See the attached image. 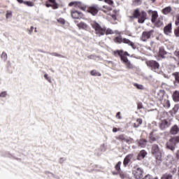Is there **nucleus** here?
<instances>
[{
	"label": "nucleus",
	"mask_w": 179,
	"mask_h": 179,
	"mask_svg": "<svg viewBox=\"0 0 179 179\" xmlns=\"http://www.w3.org/2000/svg\"><path fill=\"white\" fill-rule=\"evenodd\" d=\"M91 26L92 29L95 30V34H96L97 36H99V37H101V36H104V34H106L107 36L108 34H114L113 30L110 29H108L107 30H106L105 28L101 27L100 24H99L98 22H96V21H91Z\"/></svg>",
	"instance_id": "f257e3e1"
},
{
	"label": "nucleus",
	"mask_w": 179,
	"mask_h": 179,
	"mask_svg": "<svg viewBox=\"0 0 179 179\" xmlns=\"http://www.w3.org/2000/svg\"><path fill=\"white\" fill-rule=\"evenodd\" d=\"M113 54L115 57H117V55H119V57L121 59V61H122V62L124 63L125 65H127V66H129V67L131 66V62L127 57H129L128 52H124V50H115L113 52Z\"/></svg>",
	"instance_id": "f03ea898"
},
{
	"label": "nucleus",
	"mask_w": 179,
	"mask_h": 179,
	"mask_svg": "<svg viewBox=\"0 0 179 179\" xmlns=\"http://www.w3.org/2000/svg\"><path fill=\"white\" fill-rule=\"evenodd\" d=\"M146 12L145 11H140L139 8H137L134 10L133 13V17L138 19V23H145V20H146Z\"/></svg>",
	"instance_id": "7ed1b4c3"
},
{
	"label": "nucleus",
	"mask_w": 179,
	"mask_h": 179,
	"mask_svg": "<svg viewBox=\"0 0 179 179\" xmlns=\"http://www.w3.org/2000/svg\"><path fill=\"white\" fill-rule=\"evenodd\" d=\"M152 153L156 156L157 164H160L162 163V153H163V150L160 149L159 145H154L152 146Z\"/></svg>",
	"instance_id": "20e7f679"
},
{
	"label": "nucleus",
	"mask_w": 179,
	"mask_h": 179,
	"mask_svg": "<svg viewBox=\"0 0 179 179\" xmlns=\"http://www.w3.org/2000/svg\"><path fill=\"white\" fill-rule=\"evenodd\" d=\"M115 43H124V44H128V45H130L131 48H133V50H136V47H135V43H134L132 41H129L128 38H122L120 36H117L115 38Z\"/></svg>",
	"instance_id": "39448f33"
},
{
	"label": "nucleus",
	"mask_w": 179,
	"mask_h": 179,
	"mask_svg": "<svg viewBox=\"0 0 179 179\" xmlns=\"http://www.w3.org/2000/svg\"><path fill=\"white\" fill-rule=\"evenodd\" d=\"M132 174L136 179H141L143 176V169L138 166L133 168Z\"/></svg>",
	"instance_id": "423d86ee"
},
{
	"label": "nucleus",
	"mask_w": 179,
	"mask_h": 179,
	"mask_svg": "<svg viewBox=\"0 0 179 179\" xmlns=\"http://www.w3.org/2000/svg\"><path fill=\"white\" fill-rule=\"evenodd\" d=\"M99 5L93 4L92 6L88 7L87 12L92 15V16H96L99 13Z\"/></svg>",
	"instance_id": "0eeeda50"
},
{
	"label": "nucleus",
	"mask_w": 179,
	"mask_h": 179,
	"mask_svg": "<svg viewBox=\"0 0 179 179\" xmlns=\"http://www.w3.org/2000/svg\"><path fill=\"white\" fill-rule=\"evenodd\" d=\"M154 32L155 31L153 30H150L149 31H143L141 40H142V41H147L149 40V38L153 34Z\"/></svg>",
	"instance_id": "6e6552de"
},
{
	"label": "nucleus",
	"mask_w": 179,
	"mask_h": 179,
	"mask_svg": "<svg viewBox=\"0 0 179 179\" xmlns=\"http://www.w3.org/2000/svg\"><path fill=\"white\" fill-rule=\"evenodd\" d=\"M71 15L73 19H82V17H83V14L76 10H72Z\"/></svg>",
	"instance_id": "1a4fd4ad"
},
{
	"label": "nucleus",
	"mask_w": 179,
	"mask_h": 179,
	"mask_svg": "<svg viewBox=\"0 0 179 179\" xmlns=\"http://www.w3.org/2000/svg\"><path fill=\"white\" fill-rule=\"evenodd\" d=\"M167 149H170V150L174 151L176 150V142L174 141V138H171L166 143Z\"/></svg>",
	"instance_id": "9d476101"
},
{
	"label": "nucleus",
	"mask_w": 179,
	"mask_h": 179,
	"mask_svg": "<svg viewBox=\"0 0 179 179\" xmlns=\"http://www.w3.org/2000/svg\"><path fill=\"white\" fill-rule=\"evenodd\" d=\"M174 163V158L171 155H169L165 159V164L167 167H171Z\"/></svg>",
	"instance_id": "9b49d317"
},
{
	"label": "nucleus",
	"mask_w": 179,
	"mask_h": 179,
	"mask_svg": "<svg viewBox=\"0 0 179 179\" xmlns=\"http://www.w3.org/2000/svg\"><path fill=\"white\" fill-rule=\"evenodd\" d=\"M147 66H149L150 68H159V65L157 62L155 60H150L146 62Z\"/></svg>",
	"instance_id": "f8f14e48"
},
{
	"label": "nucleus",
	"mask_w": 179,
	"mask_h": 179,
	"mask_svg": "<svg viewBox=\"0 0 179 179\" xmlns=\"http://www.w3.org/2000/svg\"><path fill=\"white\" fill-rule=\"evenodd\" d=\"M132 159H134V154L127 155L123 161L124 166H127Z\"/></svg>",
	"instance_id": "ddd939ff"
},
{
	"label": "nucleus",
	"mask_w": 179,
	"mask_h": 179,
	"mask_svg": "<svg viewBox=\"0 0 179 179\" xmlns=\"http://www.w3.org/2000/svg\"><path fill=\"white\" fill-rule=\"evenodd\" d=\"M70 6H74L75 8H80V9H83V10H85V8L82 7V3L78 2V1H71L69 4Z\"/></svg>",
	"instance_id": "4468645a"
},
{
	"label": "nucleus",
	"mask_w": 179,
	"mask_h": 179,
	"mask_svg": "<svg viewBox=\"0 0 179 179\" xmlns=\"http://www.w3.org/2000/svg\"><path fill=\"white\" fill-rule=\"evenodd\" d=\"M169 127H170V124H169V122L166 120H162L159 125L161 129H166V128H169Z\"/></svg>",
	"instance_id": "2eb2a0df"
},
{
	"label": "nucleus",
	"mask_w": 179,
	"mask_h": 179,
	"mask_svg": "<svg viewBox=\"0 0 179 179\" xmlns=\"http://www.w3.org/2000/svg\"><path fill=\"white\" fill-rule=\"evenodd\" d=\"M148 13H152V23H156V20H157L158 17V15H157V11H152V10H149Z\"/></svg>",
	"instance_id": "dca6fc26"
},
{
	"label": "nucleus",
	"mask_w": 179,
	"mask_h": 179,
	"mask_svg": "<svg viewBox=\"0 0 179 179\" xmlns=\"http://www.w3.org/2000/svg\"><path fill=\"white\" fill-rule=\"evenodd\" d=\"M172 30V24L171 23L168 24L166 27L164 28V31L165 34L169 35L170 33H171Z\"/></svg>",
	"instance_id": "f3484780"
},
{
	"label": "nucleus",
	"mask_w": 179,
	"mask_h": 179,
	"mask_svg": "<svg viewBox=\"0 0 179 179\" xmlns=\"http://www.w3.org/2000/svg\"><path fill=\"white\" fill-rule=\"evenodd\" d=\"M146 155H148V152H146V151H145L144 150H141L138 155V160L145 159V157H146Z\"/></svg>",
	"instance_id": "a211bd4d"
},
{
	"label": "nucleus",
	"mask_w": 179,
	"mask_h": 179,
	"mask_svg": "<svg viewBox=\"0 0 179 179\" xmlns=\"http://www.w3.org/2000/svg\"><path fill=\"white\" fill-rule=\"evenodd\" d=\"M77 26L80 29H82L83 30H87V29H89V25L85 22H80L77 24Z\"/></svg>",
	"instance_id": "6ab92c4d"
},
{
	"label": "nucleus",
	"mask_w": 179,
	"mask_h": 179,
	"mask_svg": "<svg viewBox=\"0 0 179 179\" xmlns=\"http://www.w3.org/2000/svg\"><path fill=\"white\" fill-rule=\"evenodd\" d=\"M178 127L177 125H174L171 129V134L172 135H177L178 134Z\"/></svg>",
	"instance_id": "aec40b11"
},
{
	"label": "nucleus",
	"mask_w": 179,
	"mask_h": 179,
	"mask_svg": "<svg viewBox=\"0 0 179 179\" xmlns=\"http://www.w3.org/2000/svg\"><path fill=\"white\" fill-rule=\"evenodd\" d=\"M173 99L174 101H179V92L175 91L173 94Z\"/></svg>",
	"instance_id": "412c9836"
},
{
	"label": "nucleus",
	"mask_w": 179,
	"mask_h": 179,
	"mask_svg": "<svg viewBox=\"0 0 179 179\" xmlns=\"http://www.w3.org/2000/svg\"><path fill=\"white\" fill-rule=\"evenodd\" d=\"M90 75L92 76H101V73H100V72L97 71L96 69L91 71Z\"/></svg>",
	"instance_id": "4be33fe9"
},
{
	"label": "nucleus",
	"mask_w": 179,
	"mask_h": 179,
	"mask_svg": "<svg viewBox=\"0 0 179 179\" xmlns=\"http://www.w3.org/2000/svg\"><path fill=\"white\" fill-rule=\"evenodd\" d=\"M146 143H148V141L145 139H141L138 142V146H141V148H145V146H146Z\"/></svg>",
	"instance_id": "5701e85b"
},
{
	"label": "nucleus",
	"mask_w": 179,
	"mask_h": 179,
	"mask_svg": "<svg viewBox=\"0 0 179 179\" xmlns=\"http://www.w3.org/2000/svg\"><path fill=\"white\" fill-rule=\"evenodd\" d=\"M175 76V82H174V85L175 86H178L179 84V73H175L174 74Z\"/></svg>",
	"instance_id": "b1692460"
},
{
	"label": "nucleus",
	"mask_w": 179,
	"mask_h": 179,
	"mask_svg": "<svg viewBox=\"0 0 179 179\" xmlns=\"http://www.w3.org/2000/svg\"><path fill=\"white\" fill-rule=\"evenodd\" d=\"M171 12V8L170 6L166 7L162 10L164 15H169Z\"/></svg>",
	"instance_id": "393cba45"
},
{
	"label": "nucleus",
	"mask_w": 179,
	"mask_h": 179,
	"mask_svg": "<svg viewBox=\"0 0 179 179\" xmlns=\"http://www.w3.org/2000/svg\"><path fill=\"white\" fill-rule=\"evenodd\" d=\"M150 139L152 142H155V141H157V139H159V137L155 136L154 131H152L150 134Z\"/></svg>",
	"instance_id": "a878e982"
},
{
	"label": "nucleus",
	"mask_w": 179,
	"mask_h": 179,
	"mask_svg": "<svg viewBox=\"0 0 179 179\" xmlns=\"http://www.w3.org/2000/svg\"><path fill=\"white\" fill-rule=\"evenodd\" d=\"M158 100H163V97H164V92L163 91H159L158 93H157V96Z\"/></svg>",
	"instance_id": "bb28decb"
},
{
	"label": "nucleus",
	"mask_w": 179,
	"mask_h": 179,
	"mask_svg": "<svg viewBox=\"0 0 179 179\" xmlns=\"http://www.w3.org/2000/svg\"><path fill=\"white\" fill-rule=\"evenodd\" d=\"M141 125H142V119H137L136 122L134 124V128H138Z\"/></svg>",
	"instance_id": "cd10ccee"
},
{
	"label": "nucleus",
	"mask_w": 179,
	"mask_h": 179,
	"mask_svg": "<svg viewBox=\"0 0 179 179\" xmlns=\"http://www.w3.org/2000/svg\"><path fill=\"white\" fill-rule=\"evenodd\" d=\"M1 58L6 62V61L8 60V54H6L5 52H3Z\"/></svg>",
	"instance_id": "c85d7f7f"
},
{
	"label": "nucleus",
	"mask_w": 179,
	"mask_h": 179,
	"mask_svg": "<svg viewBox=\"0 0 179 179\" xmlns=\"http://www.w3.org/2000/svg\"><path fill=\"white\" fill-rule=\"evenodd\" d=\"M117 139H120V141H124V142L127 143L129 142V140L125 138V136H124L123 134L120 135Z\"/></svg>",
	"instance_id": "c756f323"
},
{
	"label": "nucleus",
	"mask_w": 179,
	"mask_h": 179,
	"mask_svg": "<svg viewBox=\"0 0 179 179\" xmlns=\"http://www.w3.org/2000/svg\"><path fill=\"white\" fill-rule=\"evenodd\" d=\"M6 19H12V11L11 10L6 11Z\"/></svg>",
	"instance_id": "7c9ffc66"
},
{
	"label": "nucleus",
	"mask_w": 179,
	"mask_h": 179,
	"mask_svg": "<svg viewBox=\"0 0 179 179\" xmlns=\"http://www.w3.org/2000/svg\"><path fill=\"white\" fill-rule=\"evenodd\" d=\"M173 178V176L171 174H164L162 177V179H171Z\"/></svg>",
	"instance_id": "2f4dec72"
},
{
	"label": "nucleus",
	"mask_w": 179,
	"mask_h": 179,
	"mask_svg": "<svg viewBox=\"0 0 179 179\" xmlns=\"http://www.w3.org/2000/svg\"><path fill=\"white\" fill-rule=\"evenodd\" d=\"M134 86L135 87H136V89H138L139 90H143L144 89L143 85L141 84L135 83Z\"/></svg>",
	"instance_id": "473e14b6"
},
{
	"label": "nucleus",
	"mask_w": 179,
	"mask_h": 179,
	"mask_svg": "<svg viewBox=\"0 0 179 179\" xmlns=\"http://www.w3.org/2000/svg\"><path fill=\"white\" fill-rule=\"evenodd\" d=\"M175 24L179 26V14L175 16Z\"/></svg>",
	"instance_id": "72a5a7b5"
},
{
	"label": "nucleus",
	"mask_w": 179,
	"mask_h": 179,
	"mask_svg": "<svg viewBox=\"0 0 179 179\" xmlns=\"http://www.w3.org/2000/svg\"><path fill=\"white\" fill-rule=\"evenodd\" d=\"M115 169L117 171H120L121 170V162H117V164L115 166Z\"/></svg>",
	"instance_id": "f704fd0d"
},
{
	"label": "nucleus",
	"mask_w": 179,
	"mask_h": 179,
	"mask_svg": "<svg viewBox=\"0 0 179 179\" xmlns=\"http://www.w3.org/2000/svg\"><path fill=\"white\" fill-rule=\"evenodd\" d=\"M24 3L27 6H34V3L31 1H24Z\"/></svg>",
	"instance_id": "c9c22d12"
},
{
	"label": "nucleus",
	"mask_w": 179,
	"mask_h": 179,
	"mask_svg": "<svg viewBox=\"0 0 179 179\" xmlns=\"http://www.w3.org/2000/svg\"><path fill=\"white\" fill-rule=\"evenodd\" d=\"M104 2H106V3H108V5H114V1H113V0H104Z\"/></svg>",
	"instance_id": "e433bc0d"
},
{
	"label": "nucleus",
	"mask_w": 179,
	"mask_h": 179,
	"mask_svg": "<svg viewBox=\"0 0 179 179\" xmlns=\"http://www.w3.org/2000/svg\"><path fill=\"white\" fill-rule=\"evenodd\" d=\"M57 22L59 23H61V24H65V23H66V22L64 19H62V18L58 19Z\"/></svg>",
	"instance_id": "4c0bfd02"
},
{
	"label": "nucleus",
	"mask_w": 179,
	"mask_h": 179,
	"mask_svg": "<svg viewBox=\"0 0 179 179\" xmlns=\"http://www.w3.org/2000/svg\"><path fill=\"white\" fill-rule=\"evenodd\" d=\"M171 104L170 101L165 100V107H167V108H170Z\"/></svg>",
	"instance_id": "58836bf2"
},
{
	"label": "nucleus",
	"mask_w": 179,
	"mask_h": 179,
	"mask_svg": "<svg viewBox=\"0 0 179 179\" xmlns=\"http://www.w3.org/2000/svg\"><path fill=\"white\" fill-rule=\"evenodd\" d=\"M174 34L176 37H179V27L174 31Z\"/></svg>",
	"instance_id": "ea45409f"
},
{
	"label": "nucleus",
	"mask_w": 179,
	"mask_h": 179,
	"mask_svg": "<svg viewBox=\"0 0 179 179\" xmlns=\"http://www.w3.org/2000/svg\"><path fill=\"white\" fill-rule=\"evenodd\" d=\"M44 78H45V79H46V80H48V82H50V83H51V78H50V77H48V75H47L46 73L44 74Z\"/></svg>",
	"instance_id": "a19ab883"
},
{
	"label": "nucleus",
	"mask_w": 179,
	"mask_h": 179,
	"mask_svg": "<svg viewBox=\"0 0 179 179\" xmlns=\"http://www.w3.org/2000/svg\"><path fill=\"white\" fill-rule=\"evenodd\" d=\"M6 96H8V93L6 92H2L0 94V97H6Z\"/></svg>",
	"instance_id": "79ce46f5"
},
{
	"label": "nucleus",
	"mask_w": 179,
	"mask_h": 179,
	"mask_svg": "<svg viewBox=\"0 0 179 179\" xmlns=\"http://www.w3.org/2000/svg\"><path fill=\"white\" fill-rule=\"evenodd\" d=\"M52 7L53 8V9H58V4L57 3V2L53 3Z\"/></svg>",
	"instance_id": "37998d69"
},
{
	"label": "nucleus",
	"mask_w": 179,
	"mask_h": 179,
	"mask_svg": "<svg viewBox=\"0 0 179 179\" xmlns=\"http://www.w3.org/2000/svg\"><path fill=\"white\" fill-rule=\"evenodd\" d=\"M116 118H118V120H121V118H122V117L121 116V112H118L116 114Z\"/></svg>",
	"instance_id": "c03bdc74"
},
{
	"label": "nucleus",
	"mask_w": 179,
	"mask_h": 179,
	"mask_svg": "<svg viewBox=\"0 0 179 179\" xmlns=\"http://www.w3.org/2000/svg\"><path fill=\"white\" fill-rule=\"evenodd\" d=\"M50 55H52L53 57H61V55H59L57 52L50 53Z\"/></svg>",
	"instance_id": "a18cd8bd"
},
{
	"label": "nucleus",
	"mask_w": 179,
	"mask_h": 179,
	"mask_svg": "<svg viewBox=\"0 0 179 179\" xmlns=\"http://www.w3.org/2000/svg\"><path fill=\"white\" fill-rule=\"evenodd\" d=\"M87 58H89V59H96L97 57L95 55H90L87 57Z\"/></svg>",
	"instance_id": "49530a36"
},
{
	"label": "nucleus",
	"mask_w": 179,
	"mask_h": 179,
	"mask_svg": "<svg viewBox=\"0 0 179 179\" xmlns=\"http://www.w3.org/2000/svg\"><path fill=\"white\" fill-rule=\"evenodd\" d=\"M120 177L122 178H125V177H127V176L125 175V173H121L120 174Z\"/></svg>",
	"instance_id": "de8ad7c7"
},
{
	"label": "nucleus",
	"mask_w": 179,
	"mask_h": 179,
	"mask_svg": "<svg viewBox=\"0 0 179 179\" xmlns=\"http://www.w3.org/2000/svg\"><path fill=\"white\" fill-rule=\"evenodd\" d=\"M172 139H174L175 143H176V142H179V137L172 138Z\"/></svg>",
	"instance_id": "09e8293b"
},
{
	"label": "nucleus",
	"mask_w": 179,
	"mask_h": 179,
	"mask_svg": "<svg viewBox=\"0 0 179 179\" xmlns=\"http://www.w3.org/2000/svg\"><path fill=\"white\" fill-rule=\"evenodd\" d=\"M138 108L139 110H141V108H143V106H142V103H138Z\"/></svg>",
	"instance_id": "8fccbe9b"
},
{
	"label": "nucleus",
	"mask_w": 179,
	"mask_h": 179,
	"mask_svg": "<svg viewBox=\"0 0 179 179\" xmlns=\"http://www.w3.org/2000/svg\"><path fill=\"white\" fill-rule=\"evenodd\" d=\"M65 162V158H60L59 159V163H64Z\"/></svg>",
	"instance_id": "3c124183"
},
{
	"label": "nucleus",
	"mask_w": 179,
	"mask_h": 179,
	"mask_svg": "<svg viewBox=\"0 0 179 179\" xmlns=\"http://www.w3.org/2000/svg\"><path fill=\"white\" fill-rule=\"evenodd\" d=\"M19 3H24V1L23 0H17Z\"/></svg>",
	"instance_id": "603ef678"
},
{
	"label": "nucleus",
	"mask_w": 179,
	"mask_h": 179,
	"mask_svg": "<svg viewBox=\"0 0 179 179\" xmlns=\"http://www.w3.org/2000/svg\"><path fill=\"white\" fill-rule=\"evenodd\" d=\"M34 29V27H31L30 34H31V33H33V29Z\"/></svg>",
	"instance_id": "864d4df0"
},
{
	"label": "nucleus",
	"mask_w": 179,
	"mask_h": 179,
	"mask_svg": "<svg viewBox=\"0 0 179 179\" xmlns=\"http://www.w3.org/2000/svg\"><path fill=\"white\" fill-rule=\"evenodd\" d=\"M45 6H46L47 8H50V6H52V5L46 3V4H45Z\"/></svg>",
	"instance_id": "5fc2aeb1"
},
{
	"label": "nucleus",
	"mask_w": 179,
	"mask_h": 179,
	"mask_svg": "<svg viewBox=\"0 0 179 179\" xmlns=\"http://www.w3.org/2000/svg\"><path fill=\"white\" fill-rule=\"evenodd\" d=\"M117 131H118V130L117 129L116 127H114V128L113 129V132H117Z\"/></svg>",
	"instance_id": "6e6d98bb"
},
{
	"label": "nucleus",
	"mask_w": 179,
	"mask_h": 179,
	"mask_svg": "<svg viewBox=\"0 0 179 179\" xmlns=\"http://www.w3.org/2000/svg\"><path fill=\"white\" fill-rule=\"evenodd\" d=\"M49 2H51V3H55V0H49Z\"/></svg>",
	"instance_id": "4d7b16f0"
},
{
	"label": "nucleus",
	"mask_w": 179,
	"mask_h": 179,
	"mask_svg": "<svg viewBox=\"0 0 179 179\" xmlns=\"http://www.w3.org/2000/svg\"><path fill=\"white\" fill-rule=\"evenodd\" d=\"M176 157H178V159H179V150L176 153Z\"/></svg>",
	"instance_id": "13d9d810"
},
{
	"label": "nucleus",
	"mask_w": 179,
	"mask_h": 179,
	"mask_svg": "<svg viewBox=\"0 0 179 179\" xmlns=\"http://www.w3.org/2000/svg\"><path fill=\"white\" fill-rule=\"evenodd\" d=\"M137 3H141V1L140 0H137Z\"/></svg>",
	"instance_id": "bf43d9fd"
},
{
	"label": "nucleus",
	"mask_w": 179,
	"mask_h": 179,
	"mask_svg": "<svg viewBox=\"0 0 179 179\" xmlns=\"http://www.w3.org/2000/svg\"><path fill=\"white\" fill-rule=\"evenodd\" d=\"M150 1H152V2H155L156 0H150Z\"/></svg>",
	"instance_id": "052dcab7"
},
{
	"label": "nucleus",
	"mask_w": 179,
	"mask_h": 179,
	"mask_svg": "<svg viewBox=\"0 0 179 179\" xmlns=\"http://www.w3.org/2000/svg\"><path fill=\"white\" fill-rule=\"evenodd\" d=\"M154 179H159L157 177L155 178Z\"/></svg>",
	"instance_id": "680f3d73"
},
{
	"label": "nucleus",
	"mask_w": 179,
	"mask_h": 179,
	"mask_svg": "<svg viewBox=\"0 0 179 179\" xmlns=\"http://www.w3.org/2000/svg\"><path fill=\"white\" fill-rule=\"evenodd\" d=\"M99 1H103V0H99Z\"/></svg>",
	"instance_id": "e2e57ef3"
}]
</instances>
